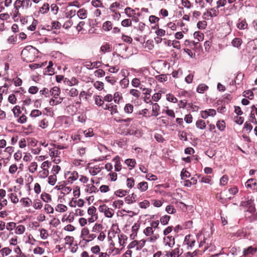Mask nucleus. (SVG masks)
Returning <instances> with one entry per match:
<instances>
[{"label":"nucleus","instance_id":"nucleus-1","mask_svg":"<svg viewBox=\"0 0 257 257\" xmlns=\"http://www.w3.org/2000/svg\"><path fill=\"white\" fill-rule=\"evenodd\" d=\"M15 5H17L18 8H20L22 7L24 8L25 7L26 9H28L32 6V3L30 0H16Z\"/></svg>","mask_w":257,"mask_h":257},{"label":"nucleus","instance_id":"nucleus-2","mask_svg":"<svg viewBox=\"0 0 257 257\" xmlns=\"http://www.w3.org/2000/svg\"><path fill=\"white\" fill-rule=\"evenodd\" d=\"M216 114V110L214 109H209L208 110L201 111V115L203 118L206 119L209 116H214Z\"/></svg>","mask_w":257,"mask_h":257},{"label":"nucleus","instance_id":"nucleus-3","mask_svg":"<svg viewBox=\"0 0 257 257\" xmlns=\"http://www.w3.org/2000/svg\"><path fill=\"white\" fill-rule=\"evenodd\" d=\"M257 251V247H253L252 246H250L247 248H245L243 250V255L246 256L248 254H254Z\"/></svg>","mask_w":257,"mask_h":257},{"label":"nucleus","instance_id":"nucleus-4","mask_svg":"<svg viewBox=\"0 0 257 257\" xmlns=\"http://www.w3.org/2000/svg\"><path fill=\"white\" fill-rule=\"evenodd\" d=\"M50 93L53 97L57 99L60 94V89L58 87H53L49 90V94Z\"/></svg>","mask_w":257,"mask_h":257},{"label":"nucleus","instance_id":"nucleus-5","mask_svg":"<svg viewBox=\"0 0 257 257\" xmlns=\"http://www.w3.org/2000/svg\"><path fill=\"white\" fill-rule=\"evenodd\" d=\"M190 235H187L185 237L184 240V244H187L188 245V247H192L195 244V241L194 239H192L190 240Z\"/></svg>","mask_w":257,"mask_h":257},{"label":"nucleus","instance_id":"nucleus-6","mask_svg":"<svg viewBox=\"0 0 257 257\" xmlns=\"http://www.w3.org/2000/svg\"><path fill=\"white\" fill-rule=\"evenodd\" d=\"M137 195L135 193H132L131 195H128L125 198V202L127 204H131L136 201Z\"/></svg>","mask_w":257,"mask_h":257},{"label":"nucleus","instance_id":"nucleus-7","mask_svg":"<svg viewBox=\"0 0 257 257\" xmlns=\"http://www.w3.org/2000/svg\"><path fill=\"white\" fill-rule=\"evenodd\" d=\"M195 125L197 128L200 130H204L206 127V124L205 121L202 119H198L196 122Z\"/></svg>","mask_w":257,"mask_h":257},{"label":"nucleus","instance_id":"nucleus-8","mask_svg":"<svg viewBox=\"0 0 257 257\" xmlns=\"http://www.w3.org/2000/svg\"><path fill=\"white\" fill-rule=\"evenodd\" d=\"M237 28L240 30H244L247 27V24L245 20H240L237 24Z\"/></svg>","mask_w":257,"mask_h":257},{"label":"nucleus","instance_id":"nucleus-9","mask_svg":"<svg viewBox=\"0 0 257 257\" xmlns=\"http://www.w3.org/2000/svg\"><path fill=\"white\" fill-rule=\"evenodd\" d=\"M139 225H138L136 223L133 226V227H132L133 233L131 234V238L132 239H135V237L137 236V231L139 230Z\"/></svg>","mask_w":257,"mask_h":257},{"label":"nucleus","instance_id":"nucleus-10","mask_svg":"<svg viewBox=\"0 0 257 257\" xmlns=\"http://www.w3.org/2000/svg\"><path fill=\"white\" fill-rule=\"evenodd\" d=\"M148 188V184L147 182H142L138 184V188L141 191H145Z\"/></svg>","mask_w":257,"mask_h":257},{"label":"nucleus","instance_id":"nucleus-11","mask_svg":"<svg viewBox=\"0 0 257 257\" xmlns=\"http://www.w3.org/2000/svg\"><path fill=\"white\" fill-rule=\"evenodd\" d=\"M41 199L45 202H49L51 201V196L47 193H43L41 195Z\"/></svg>","mask_w":257,"mask_h":257},{"label":"nucleus","instance_id":"nucleus-12","mask_svg":"<svg viewBox=\"0 0 257 257\" xmlns=\"http://www.w3.org/2000/svg\"><path fill=\"white\" fill-rule=\"evenodd\" d=\"M242 40L240 38H235L232 40L231 44L235 47H239L242 44Z\"/></svg>","mask_w":257,"mask_h":257},{"label":"nucleus","instance_id":"nucleus-13","mask_svg":"<svg viewBox=\"0 0 257 257\" xmlns=\"http://www.w3.org/2000/svg\"><path fill=\"white\" fill-rule=\"evenodd\" d=\"M160 110V106L157 103L153 104L152 111L153 112V115L157 116L159 115V111Z\"/></svg>","mask_w":257,"mask_h":257},{"label":"nucleus","instance_id":"nucleus-14","mask_svg":"<svg viewBox=\"0 0 257 257\" xmlns=\"http://www.w3.org/2000/svg\"><path fill=\"white\" fill-rule=\"evenodd\" d=\"M125 163L128 166L131 168L130 169L131 170L132 168H134L135 165L136 164V161L135 159H127L125 160Z\"/></svg>","mask_w":257,"mask_h":257},{"label":"nucleus","instance_id":"nucleus-15","mask_svg":"<svg viewBox=\"0 0 257 257\" xmlns=\"http://www.w3.org/2000/svg\"><path fill=\"white\" fill-rule=\"evenodd\" d=\"M208 88V87L206 85L204 84H201L198 86L196 91L199 93H203Z\"/></svg>","mask_w":257,"mask_h":257},{"label":"nucleus","instance_id":"nucleus-16","mask_svg":"<svg viewBox=\"0 0 257 257\" xmlns=\"http://www.w3.org/2000/svg\"><path fill=\"white\" fill-rule=\"evenodd\" d=\"M48 183L52 186L54 185L57 181V177L56 174H54L52 175H50L48 177Z\"/></svg>","mask_w":257,"mask_h":257},{"label":"nucleus","instance_id":"nucleus-17","mask_svg":"<svg viewBox=\"0 0 257 257\" xmlns=\"http://www.w3.org/2000/svg\"><path fill=\"white\" fill-rule=\"evenodd\" d=\"M77 15L80 19H84L86 18V11L84 9H81L78 11Z\"/></svg>","mask_w":257,"mask_h":257},{"label":"nucleus","instance_id":"nucleus-18","mask_svg":"<svg viewBox=\"0 0 257 257\" xmlns=\"http://www.w3.org/2000/svg\"><path fill=\"white\" fill-rule=\"evenodd\" d=\"M20 202L22 203L23 205L25 206H29L32 203V200L29 198H23L20 200Z\"/></svg>","mask_w":257,"mask_h":257},{"label":"nucleus","instance_id":"nucleus-19","mask_svg":"<svg viewBox=\"0 0 257 257\" xmlns=\"http://www.w3.org/2000/svg\"><path fill=\"white\" fill-rule=\"evenodd\" d=\"M86 186L88 187V188L85 190V191L87 192H89V193H96V192L98 191V190L97 189V188L93 185H92V186H90V185L88 184V185H87Z\"/></svg>","mask_w":257,"mask_h":257},{"label":"nucleus","instance_id":"nucleus-20","mask_svg":"<svg viewBox=\"0 0 257 257\" xmlns=\"http://www.w3.org/2000/svg\"><path fill=\"white\" fill-rule=\"evenodd\" d=\"M133 109H134L133 105H132L130 103H127L124 107V111L125 113H131L133 111Z\"/></svg>","mask_w":257,"mask_h":257},{"label":"nucleus","instance_id":"nucleus-21","mask_svg":"<svg viewBox=\"0 0 257 257\" xmlns=\"http://www.w3.org/2000/svg\"><path fill=\"white\" fill-rule=\"evenodd\" d=\"M56 211L59 212H63L67 210V207L65 205L59 204L56 207Z\"/></svg>","mask_w":257,"mask_h":257},{"label":"nucleus","instance_id":"nucleus-22","mask_svg":"<svg viewBox=\"0 0 257 257\" xmlns=\"http://www.w3.org/2000/svg\"><path fill=\"white\" fill-rule=\"evenodd\" d=\"M216 127L220 131L224 130L225 127V122L224 120H219L216 123Z\"/></svg>","mask_w":257,"mask_h":257},{"label":"nucleus","instance_id":"nucleus-23","mask_svg":"<svg viewBox=\"0 0 257 257\" xmlns=\"http://www.w3.org/2000/svg\"><path fill=\"white\" fill-rule=\"evenodd\" d=\"M12 111L15 117H18L20 114L21 113L20 107L19 105H16L14 107V108L12 109Z\"/></svg>","mask_w":257,"mask_h":257},{"label":"nucleus","instance_id":"nucleus-24","mask_svg":"<svg viewBox=\"0 0 257 257\" xmlns=\"http://www.w3.org/2000/svg\"><path fill=\"white\" fill-rule=\"evenodd\" d=\"M103 29L105 31H108L112 29V24L110 21L104 22L102 26Z\"/></svg>","mask_w":257,"mask_h":257},{"label":"nucleus","instance_id":"nucleus-25","mask_svg":"<svg viewBox=\"0 0 257 257\" xmlns=\"http://www.w3.org/2000/svg\"><path fill=\"white\" fill-rule=\"evenodd\" d=\"M243 96L251 100L253 98V93L250 90H247L243 92Z\"/></svg>","mask_w":257,"mask_h":257},{"label":"nucleus","instance_id":"nucleus-26","mask_svg":"<svg viewBox=\"0 0 257 257\" xmlns=\"http://www.w3.org/2000/svg\"><path fill=\"white\" fill-rule=\"evenodd\" d=\"M49 10V5L48 4H44L43 6L40 8L39 12L42 14H46Z\"/></svg>","mask_w":257,"mask_h":257},{"label":"nucleus","instance_id":"nucleus-27","mask_svg":"<svg viewBox=\"0 0 257 257\" xmlns=\"http://www.w3.org/2000/svg\"><path fill=\"white\" fill-rule=\"evenodd\" d=\"M170 219V216L165 215L161 217L160 222L162 224L166 225L168 224Z\"/></svg>","mask_w":257,"mask_h":257},{"label":"nucleus","instance_id":"nucleus-28","mask_svg":"<svg viewBox=\"0 0 257 257\" xmlns=\"http://www.w3.org/2000/svg\"><path fill=\"white\" fill-rule=\"evenodd\" d=\"M43 171L39 172L40 178H46L49 175V171L46 168H42Z\"/></svg>","mask_w":257,"mask_h":257},{"label":"nucleus","instance_id":"nucleus-29","mask_svg":"<svg viewBox=\"0 0 257 257\" xmlns=\"http://www.w3.org/2000/svg\"><path fill=\"white\" fill-rule=\"evenodd\" d=\"M25 226L23 225H19L17 227L15 232L18 234H22L25 232Z\"/></svg>","mask_w":257,"mask_h":257},{"label":"nucleus","instance_id":"nucleus-30","mask_svg":"<svg viewBox=\"0 0 257 257\" xmlns=\"http://www.w3.org/2000/svg\"><path fill=\"white\" fill-rule=\"evenodd\" d=\"M127 193L128 191L126 190L119 189L115 191L114 194L117 196L121 197L125 196Z\"/></svg>","mask_w":257,"mask_h":257},{"label":"nucleus","instance_id":"nucleus-31","mask_svg":"<svg viewBox=\"0 0 257 257\" xmlns=\"http://www.w3.org/2000/svg\"><path fill=\"white\" fill-rule=\"evenodd\" d=\"M92 5L95 8L103 7V4L100 0H92L91 2Z\"/></svg>","mask_w":257,"mask_h":257},{"label":"nucleus","instance_id":"nucleus-32","mask_svg":"<svg viewBox=\"0 0 257 257\" xmlns=\"http://www.w3.org/2000/svg\"><path fill=\"white\" fill-rule=\"evenodd\" d=\"M211 177L210 176H206V177H202L201 178L200 182L201 183H207L209 184H212V182L211 180L210 179Z\"/></svg>","mask_w":257,"mask_h":257},{"label":"nucleus","instance_id":"nucleus-33","mask_svg":"<svg viewBox=\"0 0 257 257\" xmlns=\"http://www.w3.org/2000/svg\"><path fill=\"white\" fill-rule=\"evenodd\" d=\"M122 98L121 94L119 92H116L114 94V101L116 103H118L119 100Z\"/></svg>","mask_w":257,"mask_h":257},{"label":"nucleus","instance_id":"nucleus-34","mask_svg":"<svg viewBox=\"0 0 257 257\" xmlns=\"http://www.w3.org/2000/svg\"><path fill=\"white\" fill-rule=\"evenodd\" d=\"M206 26L207 22L205 21H199L197 24V27L199 29H204Z\"/></svg>","mask_w":257,"mask_h":257},{"label":"nucleus","instance_id":"nucleus-35","mask_svg":"<svg viewBox=\"0 0 257 257\" xmlns=\"http://www.w3.org/2000/svg\"><path fill=\"white\" fill-rule=\"evenodd\" d=\"M194 37L197 39L198 41H201L203 39L204 34L200 32H195L194 33Z\"/></svg>","mask_w":257,"mask_h":257},{"label":"nucleus","instance_id":"nucleus-36","mask_svg":"<svg viewBox=\"0 0 257 257\" xmlns=\"http://www.w3.org/2000/svg\"><path fill=\"white\" fill-rule=\"evenodd\" d=\"M167 96V100L168 101H170V102H173V103H176L177 102L178 100L177 99L174 97V96L171 94H167L166 95Z\"/></svg>","mask_w":257,"mask_h":257},{"label":"nucleus","instance_id":"nucleus-37","mask_svg":"<svg viewBox=\"0 0 257 257\" xmlns=\"http://www.w3.org/2000/svg\"><path fill=\"white\" fill-rule=\"evenodd\" d=\"M93 86L96 89L101 90L103 88V83L101 81H96L94 83Z\"/></svg>","mask_w":257,"mask_h":257},{"label":"nucleus","instance_id":"nucleus-38","mask_svg":"<svg viewBox=\"0 0 257 257\" xmlns=\"http://www.w3.org/2000/svg\"><path fill=\"white\" fill-rule=\"evenodd\" d=\"M101 51L103 53H105L106 52H110L111 51V48L110 47L109 44L106 43V44L102 45L100 48Z\"/></svg>","mask_w":257,"mask_h":257},{"label":"nucleus","instance_id":"nucleus-39","mask_svg":"<svg viewBox=\"0 0 257 257\" xmlns=\"http://www.w3.org/2000/svg\"><path fill=\"white\" fill-rule=\"evenodd\" d=\"M127 184L126 185L128 188H132L135 184V180L133 178H128L127 179Z\"/></svg>","mask_w":257,"mask_h":257},{"label":"nucleus","instance_id":"nucleus-40","mask_svg":"<svg viewBox=\"0 0 257 257\" xmlns=\"http://www.w3.org/2000/svg\"><path fill=\"white\" fill-rule=\"evenodd\" d=\"M245 185L248 188L251 187V185L256 186V183L254 179H249L246 182Z\"/></svg>","mask_w":257,"mask_h":257},{"label":"nucleus","instance_id":"nucleus-41","mask_svg":"<svg viewBox=\"0 0 257 257\" xmlns=\"http://www.w3.org/2000/svg\"><path fill=\"white\" fill-rule=\"evenodd\" d=\"M37 167L38 165L36 162H32L29 167V171L32 173H34L37 170Z\"/></svg>","mask_w":257,"mask_h":257},{"label":"nucleus","instance_id":"nucleus-42","mask_svg":"<svg viewBox=\"0 0 257 257\" xmlns=\"http://www.w3.org/2000/svg\"><path fill=\"white\" fill-rule=\"evenodd\" d=\"M40 236L42 239H45L48 236V234L47 230L44 228H42L40 230Z\"/></svg>","mask_w":257,"mask_h":257},{"label":"nucleus","instance_id":"nucleus-43","mask_svg":"<svg viewBox=\"0 0 257 257\" xmlns=\"http://www.w3.org/2000/svg\"><path fill=\"white\" fill-rule=\"evenodd\" d=\"M123 204V201L122 200H117L113 202L112 206L115 208H120L121 206Z\"/></svg>","mask_w":257,"mask_h":257},{"label":"nucleus","instance_id":"nucleus-44","mask_svg":"<svg viewBox=\"0 0 257 257\" xmlns=\"http://www.w3.org/2000/svg\"><path fill=\"white\" fill-rule=\"evenodd\" d=\"M153 228L150 227H147L144 230V233L146 236H150L153 233Z\"/></svg>","mask_w":257,"mask_h":257},{"label":"nucleus","instance_id":"nucleus-45","mask_svg":"<svg viewBox=\"0 0 257 257\" xmlns=\"http://www.w3.org/2000/svg\"><path fill=\"white\" fill-rule=\"evenodd\" d=\"M190 173L188 171H187L186 170H185L184 169H183L181 172V179H183L185 178H189V177H190Z\"/></svg>","mask_w":257,"mask_h":257},{"label":"nucleus","instance_id":"nucleus-46","mask_svg":"<svg viewBox=\"0 0 257 257\" xmlns=\"http://www.w3.org/2000/svg\"><path fill=\"white\" fill-rule=\"evenodd\" d=\"M228 180L227 176L223 175L220 179V185L221 186L225 185Z\"/></svg>","mask_w":257,"mask_h":257},{"label":"nucleus","instance_id":"nucleus-47","mask_svg":"<svg viewBox=\"0 0 257 257\" xmlns=\"http://www.w3.org/2000/svg\"><path fill=\"white\" fill-rule=\"evenodd\" d=\"M140 207L141 208H147L150 206V202L148 200H145L139 203Z\"/></svg>","mask_w":257,"mask_h":257},{"label":"nucleus","instance_id":"nucleus-48","mask_svg":"<svg viewBox=\"0 0 257 257\" xmlns=\"http://www.w3.org/2000/svg\"><path fill=\"white\" fill-rule=\"evenodd\" d=\"M167 238L169 239V242H167L166 244L169 246L172 247L175 244V238L172 236H167Z\"/></svg>","mask_w":257,"mask_h":257},{"label":"nucleus","instance_id":"nucleus-49","mask_svg":"<svg viewBox=\"0 0 257 257\" xmlns=\"http://www.w3.org/2000/svg\"><path fill=\"white\" fill-rule=\"evenodd\" d=\"M42 114V112L38 109H34L31 111L30 115L32 117H38Z\"/></svg>","mask_w":257,"mask_h":257},{"label":"nucleus","instance_id":"nucleus-50","mask_svg":"<svg viewBox=\"0 0 257 257\" xmlns=\"http://www.w3.org/2000/svg\"><path fill=\"white\" fill-rule=\"evenodd\" d=\"M78 177V175L77 172L76 171H73L71 173V176L68 178V180H70L71 181H75L77 179Z\"/></svg>","mask_w":257,"mask_h":257},{"label":"nucleus","instance_id":"nucleus-51","mask_svg":"<svg viewBox=\"0 0 257 257\" xmlns=\"http://www.w3.org/2000/svg\"><path fill=\"white\" fill-rule=\"evenodd\" d=\"M166 211L169 214H173L176 212L175 208L172 205H168L166 207Z\"/></svg>","mask_w":257,"mask_h":257},{"label":"nucleus","instance_id":"nucleus-52","mask_svg":"<svg viewBox=\"0 0 257 257\" xmlns=\"http://www.w3.org/2000/svg\"><path fill=\"white\" fill-rule=\"evenodd\" d=\"M130 93L132 95L137 98H139L141 95V92L139 90L134 89H131Z\"/></svg>","mask_w":257,"mask_h":257},{"label":"nucleus","instance_id":"nucleus-53","mask_svg":"<svg viewBox=\"0 0 257 257\" xmlns=\"http://www.w3.org/2000/svg\"><path fill=\"white\" fill-rule=\"evenodd\" d=\"M38 90L39 88L38 87L32 86L29 88L28 91L31 94H35L38 92Z\"/></svg>","mask_w":257,"mask_h":257},{"label":"nucleus","instance_id":"nucleus-54","mask_svg":"<svg viewBox=\"0 0 257 257\" xmlns=\"http://www.w3.org/2000/svg\"><path fill=\"white\" fill-rule=\"evenodd\" d=\"M44 209L47 213H53L54 211L53 208L48 204H45Z\"/></svg>","mask_w":257,"mask_h":257},{"label":"nucleus","instance_id":"nucleus-55","mask_svg":"<svg viewBox=\"0 0 257 257\" xmlns=\"http://www.w3.org/2000/svg\"><path fill=\"white\" fill-rule=\"evenodd\" d=\"M89 234V230L87 228H84L81 230L80 237L84 238V236H88Z\"/></svg>","mask_w":257,"mask_h":257},{"label":"nucleus","instance_id":"nucleus-56","mask_svg":"<svg viewBox=\"0 0 257 257\" xmlns=\"http://www.w3.org/2000/svg\"><path fill=\"white\" fill-rule=\"evenodd\" d=\"M78 94V91L77 89L72 88H71L69 92V94L71 97H75L77 96Z\"/></svg>","mask_w":257,"mask_h":257},{"label":"nucleus","instance_id":"nucleus-57","mask_svg":"<svg viewBox=\"0 0 257 257\" xmlns=\"http://www.w3.org/2000/svg\"><path fill=\"white\" fill-rule=\"evenodd\" d=\"M114 214L113 210L112 209H110L109 208H107L106 210V212L104 213V215L106 217L111 218L113 216Z\"/></svg>","mask_w":257,"mask_h":257},{"label":"nucleus","instance_id":"nucleus-58","mask_svg":"<svg viewBox=\"0 0 257 257\" xmlns=\"http://www.w3.org/2000/svg\"><path fill=\"white\" fill-rule=\"evenodd\" d=\"M249 121L251 123H254V124H257V120L255 117L254 113L252 112V111H251L249 116Z\"/></svg>","mask_w":257,"mask_h":257},{"label":"nucleus","instance_id":"nucleus-59","mask_svg":"<svg viewBox=\"0 0 257 257\" xmlns=\"http://www.w3.org/2000/svg\"><path fill=\"white\" fill-rule=\"evenodd\" d=\"M95 104L98 106H102L104 103V101L99 96H97L95 99Z\"/></svg>","mask_w":257,"mask_h":257},{"label":"nucleus","instance_id":"nucleus-60","mask_svg":"<svg viewBox=\"0 0 257 257\" xmlns=\"http://www.w3.org/2000/svg\"><path fill=\"white\" fill-rule=\"evenodd\" d=\"M231 99L232 97L230 94H226L224 95V97H223L222 101L224 103H228L230 102Z\"/></svg>","mask_w":257,"mask_h":257},{"label":"nucleus","instance_id":"nucleus-61","mask_svg":"<svg viewBox=\"0 0 257 257\" xmlns=\"http://www.w3.org/2000/svg\"><path fill=\"white\" fill-rule=\"evenodd\" d=\"M121 25L123 27H129L132 25V21L130 19H126L121 22Z\"/></svg>","mask_w":257,"mask_h":257},{"label":"nucleus","instance_id":"nucleus-62","mask_svg":"<svg viewBox=\"0 0 257 257\" xmlns=\"http://www.w3.org/2000/svg\"><path fill=\"white\" fill-rule=\"evenodd\" d=\"M16 226V224L15 222H11L8 223H7L6 228L8 230H12L13 229H14Z\"/></svg>","mask_w":257,"mask_h":257},{"label":"nucleus","instance_id":"nucleus-63","mask_svg":"<svg viewBox=\"0 0 257 257\" xmlns=\"http://www.w3.org/2000/svg\"><path fill=\"white\" fill-rule=\"evenodd\" d=\"M40 93L41 95H45V97H49V90L47 88H44L40 91Z\"/></svg>","mask_w":257,"mask_h":257},{"label":"nucleus","instance_id":"nucleus-64","mask_svg":"<svg viewBox=\"0 0 257 257\" xmlns=\"http://www.w3.org/2000/svg\"><path fill=\"white\" fill-rule=\"evenodd\" d=\"M17 98L14 94L10 95L8 97V101L11 104H15L16 103Z\"/></svg>","mask_w":257,"mask_h":257}]
</instances>
